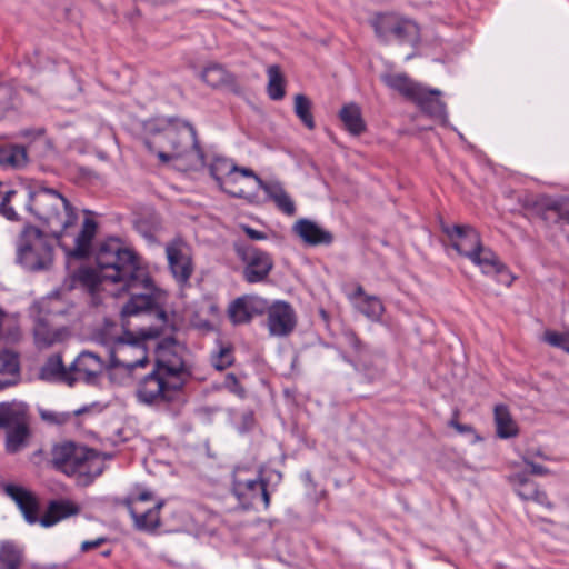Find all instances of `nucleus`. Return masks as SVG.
<instances>
[{
  "instance_id": "obj_1",
  "label": "nucleus",
  "mask_w": 569,
  "mask_h": 569,
  "mask_svg": "<svg viewBox=\"0 0 569 569\" xmlns=\"http://www.w3.org/2000/svg\"><path fill=\"white\" fill-rule=\"evenodd\" d=\"M27 208L47 224L67 256L77 259L89 257L98 229L94 219L87 217L73 234L71 230L78 221L76 208L59 191L44 187L30 193Z\"/></svg>"
},
{
  "instance_id": "obj_41",
  "label": "nucleus",
  "mask_w": 569,
  "mask_h": 569,
  "mask_svg": "<svg viewBox=\"0 0 569 569\" xmlns=\"http://www.w3.org/2000/svg\"><path fill=\"white\" fill-rule=\"evenodd\" d=\"M540 217L547 223L563 224L555 200L545 203V209Z\"/></svg>"
},
{
  "instance_id": "obj_54",
  "label": "nucleus",
  "mask_w": 569,
  "mask_h": 569,
  "mask_svg": "<svg viewBox=\"0 0 569 569\" xmlns=\"http://www.w3.org/2000/svg\"><path fill=\"white\" fill-rule=\"evenodd\" d=\"M14 383V380H11V379H1L0 378V390H3L6 389L7 387L11 386Z\"/></svg>"
},
{
  "instance_id": "obj_35",
  "label": "nucleus",
  "mask_w": 569,
  "mask_h": 569,
  "mask_svg": "<svg viewBox=\"0 0 569 569\" xmlns=\"http://www.w3.org/2000/svg\"><path fill=\"white\" fill-rule=\"evenodd\" d=\"M29 436L27 422L7 430L6 448L8 452L14 453L21 449Z\"/></svg>"
},
{
  "instance_id": "obj_6",
  "label": "nucleus",
  "mask_w": 569,
  "mask_h": 569,
  "mask_svg": "<svg viewBox=\"0 0 569 569\" xmlns=\"http://www.w3.org/2000/svg\"><path fill=\"white\" fill-rule=\"evenodd\" d=\"M280 481V472L237 466L232 472V492L236 498H270Z\"/></svg>"
},
{
  "instance_id": "obj_22",
  "label": "nucleus",
  "mask_w": 569,
  "mask_h": 569,
  "mask_svg": "<svg viewBox=\"0 0 569 569\" xmlns=\"http://www.w3.org/2000/svg\"><path fill=\"white\" fill-rule=\"evenodd\" d=\"M156 369L161 370V372L169 379H184L183 376L188 373L180 349L168 348L161 350L157 360Z\"/></svg>"
},
{
  "instance_id": "obj_5",
  "label": "nucleus",
  "mask_w": 569,
  "mask_h": 569,
  "mask_svg": "<svg viewBox=\"0 0 569 569\" xmlns=\"http://www.w3.org/2000/svg\"><path fill=\"white\" fill-rule=\"evenodd\" d=\"M53 252L51 240L33 226H27L16 240V263L29 272L50 269Z\"/></svg>"
},
{
  "instance_id": "obj_56",
  "label": "nucleus",
  "mask_w": 569,
  "mask_h": 569,
  "mask_svg": "<svg viewBox=\"0 0 569 569\" xmlns=\"http://www.w3.org/2000/svg\"><path fill=\"white\" fill-rule=\"evenodd\" d=\"M365 296L366 295H365L363 288L361 286H358L356 291H355L353 297H361L363 299Z\"/></svg>"
},
{
  "instance_id": "obj_38",
  "label": "nucleus",
  "mask_w": 569,
  "mask_h": 569,
  "mask_svg": "<svg viewBox=\"0 0 569 569\" xmlns=\"http://www.w3.org/2000/svg\"><path fill=\"white\" fill-rule=\"evenodd\" d=\"M0 375H10L18 377L19 375V359L18 356L9 350L0 351Z\"/></svg>"
},
{
  "instance_id": "obj_23",
  "label": "nucleus",
  "mask_w": 569,
  "mask_h": 569,
  "mask_svg": "<svg viewBox=\"0 0 569 569\" xmlns=\"http://www.w3.org/2000/svg\"><path fill=\"white\" fill-rule=\"evenodd\" d=\"M29 162L27 149L17 143H0V166L4 169L20 170Z\"/></svg>"
},
{
  "instance_id": "obj_55",
  "label": "nucleus",
  "mask_w": 569,
  "mask_h": 569,
  "mask_svg": "<svg viewBox=\"0 0 569 569\" xmlns=\"http://www.w3.org/2000/svg\"><path fill=\"white\" fill-rule=\"evenodd\" d=\"M547 472H548V470H547L545 467H542V466H540V465L536 463V477H537V476H543V475H546Z\"/></svg>"
},
{
  "instance_id": "obj_26",
  "label": "nucleus",
  "mask_w": 569,
  "mask_h": 569,
  "mask_svg": "<svg viewBox=\"0 0 569 569\" xmlns=\"http://www.w3.org/2000/svg\"><path fill=\"white\" fill-rule=\"evenodd\" d=\"M40 378L47 381L61 380L67 382L69 386L73 385V380L71 379V370L70 368L64 367L62 358L59 355H54L48 358L46 363L40 369Z\"/></svg>"
},
{
  "instance_id": "obj_2",
  "label": "nucleus",
  "mask_w": 569,
  "mask_h": 569,
  "mask_svg": "<svg viewBox=\"0 0 569 569\" xmlns=\"http://www.w3.org/2000/svg\"><path fill=\"white\" fill-rule=\"evenodd\" d=\"M98 261L103 276L111 279L112 283H119L121 290L130 295V299L122 307V317L136 316L153 307L152 279L133 250L119 239L110 238L101 249Z\"/></svg>"
},
{
  "instance_id": "obj_57",
  "label": "nucleus",
  "mask_w": 569,
  "mask_h": 569,
  "mask_svg": "<svg viewBox=\"0 0 569 569\" xmlns=\"http://www.w3.org/2000/svg\"><path fill=\"white\" fill-rule=\"evenodd\" d=\"M209 311H210L212 315H218L219 309H218V307H217L216 305H211V306L209 307Z\"/></svg>"
},
{
  "instance_id": "obj_11",
  "label": "nucleus",
  "mask_w": 569,
  "mask_h": 569,
  "mask_svg": "<svg viewBox=\"0 0 569 569\" xmlns=\"http://www.w3.org/2000/svg\"><path fill=\"white\" fill-rule=\"evenodd\" d=\"M108 343L111 367H122L130 372L148 363L146 341L132 332L124 331L122 336L112 338Z\"/></svg>"
},
{
  "instance_id": "obj_19",
  "label": "nucleus",
  "mask_w": 569,
  "mask_h": 569,
  "mask_svg": "<svg viewBox=\"0 0 569 569\" xmlns=\"http://www.w3.org/2000/svg\"><path fill=\"white\" fill-rule=\"evenodd\" d=\"M439 90H430L419 86L412 101L429 117L439 120L442 124L448 121V114L445 102L439 98Z\"/></svg>"
},
{
  "instance_id": "obj_27",
  "label": "nucleus",
  "mask_w": 569,
  "mask_h": 569,
  "mask_svg": "<svg viewBox=\"0 0 569 569\" xmlns=\"http://www.w3.org/2000/svg\"><path fill=\"white\" fill-rule=\"evenodd\" d=\"M110 239L103 241L98 247V250L96 252V264L97 269L91 268H82L77 272V279L80 283H82L84 287H87L91 292H96L99 290V286L103 281H109L112 283L111 279L103 276V270L99 264L98 257L100 254L101 249L103 246L109 241Z\"/></svg>"
},
{
  "instance_id": "obj_30",
  "label": "nucleus",
  "mask_w": 569,
  "mask_h": 569,
  "mask_svg": "<svg viewBox=\"0 0 569 569\" xmlns=\"http://www.w3.org/2000/svg\"><path fill=\"white\" fill-rule=\"evenodd\" d=\"M469 260L480 268L481 272L486 276L492 274L497 268H501V261L498 256L488 247L482 246Z\"/></svg>"
},
{
  "instance_id": "obj_47",
  "label": "nucleus",
  "mask_w": 569,
  "mask_h": 569,
  "mask_svg": "<svg viewBox=\"0 0 569 569\" xmlns=\"http://www.w3.org/2000/svg\"><path fill=\"white\" fill-rule=\"evenodd\" d=\"M449 426L455 428L459 433L472 435L473 436V442H477V441L481 440L479 435L476 433L475 428L472 426H470V425H463V423H460L459 421H457L456 419H451L449 421Z\"/></svg>"
},
{
  "instance_id": "obj_42",
  "label": "nucleus",
  "mask_w": 569,
  "mask_h": 569,
  "mask_svg": "<svg viewBox=\"0 0 569 569\" xmlns=\"http://www.w3.org/2000/svg\"><path fill=\"white\" fill-rule=\"evenodd\" d=\"M13 194H16L13 190L6 192L0 203V213L10 221H17L19 219L17 211L10 206V197Z\"/></svg>"
},
{
  "instance_id": "obj_8",
  "label": "nucleus",
  "mask_w": 569,
  "mask_h": 569,
  "mask_svg": "<svg viewBox=\"0 0 569 569\" xmlns=\"http://www.w3.org/2000/svg\"><path fill=\"white\" fill-rule=\"evenodd\" d=\"M24 520L48 528L77 515L79 508L68 500H14Z\"/></svg>"
},
{
  "instance_id": "obj_50",
  "label": "nucleus",
  "mask_w": 569,
  "mask_h": 569,
  "mask_svg": "<svg viewBox=\"0 0 569 569\" xmlns=\"http://www.w3.org/2000/svg\"><path fill=\"white\" fill-rule=\"evenodd\" d=\"M107 541H108V539L106 537H99L94 540H86L81 543V551L88 552L94 548L102 546Z\"/></svg>"
},
{
  "instance_id": "obj_48",
  "label": "nucleus",
  "mask_w": 569,
  "mask_h": 569,
  "mask_svg": "<svg viewBox=\"0 0 569 569\" xmlns=\"http://www.w3.org/2000/svg\"><path fill=\"white\" fill-rule=\"evenodd\" d=\"M498 270L492 272V277L496 278V280L499 282V283H502L505 286H510L513 278L511 276V273L509 272V270L507 269V267L501 262V268H497Z\"/></svg>"
},
{
  "instance_id": "obj_21",
  "label": "nucleus",
  "mask_w": 569,
  "mask_h": 569,
  "mask_svg": "<svg viewBox=\"0 0 569 569\" xmlns=\"http://www.w3.org/2000/svg\"><path fill=\"white\" fill-rule=\"evenodd\" d=\"M253 184L254 187H251L250 191L254 194L257 190L261 189L264 191L267 197L274 202L281 212L287 216H293L296 213L293 200L279 182H264L259 176H257Z\"/></svg>"
},
{
  "instance_id": "obj_60",
  "label": "nucleus",
  "mask_w": 569,
  "mask_h": 569,
  "mask_svg": "<svg viewBox=\"0 0 569 569\" xmlns=\"http://www.w3.org/2000/svg\"><path fill=\"white\" fill-rule=\"evenodd\" d=\"M110 555H111V550L110 549H108L106 551H102V556H104V557H109Z\"/></svg>"
},
{
  "instance_id": "obj_44",
  "label": "nucleus",
  "mask_w": 569,
  "mask_h": 569,
  "mask_svg": "<svg viewBox=\"0 0 569 569\" xmlns=\"http://www.w3.org/2000/svg\"><path fill=\"white\" fill-rule=\"evenodd\" d=\"M254 415L252 411L248 410V411H244L241 416H240V421L237 423V430L240 432V433H246L250 430L253 429L254 427Z\"/></svg>"
},
{
  "instance_id": "obj_32",
  "label": "nucleus",
  "mask_w": 569,
  "mask_h": 569,
  "mask_svg": "<svg viewBox=\"0 0 569 569\" xmlns=\"http://www.w3.org/2000/svg\"><path fill=\"white\" fill-rule=\"evenodd\" d=\"M295 106L293 111L298 119L303 123L306 128L309 130H313L316 127L315 119L311 112L312 102L311 100L302 94L298 93L295 96Z\"/></svg>"
},
{
  "instance_id": "obj_51",
  "label": "nucleus",
  "mask_w": 569,
  "mask_h": 569,
  "mask_svg": "<svg viewBox=\"0 0 569 569\" xmlns=\"http://www.w3.org/2000/svg\"><path fill=\"white\" fill-rule=\"evenodd\" d=\"M247 237L251 240H266L268 237L264 232L256 230L249 226L241 227Z\"/></svg>"
},
{
  "instance_id": "obj_12",
  "label": "nucleus",
  "mask_w": 569,
  "mask_h": 569,
  "mask_svg": "<svg viewBox=\"0 0 569 569\" xmlns=\"http://www.w3.org/2000/svg\"><path fill=\"white\" fill-rule=\"evenodd\" d=\"M166 256L171 274L183 286L193 273L191 249L181 238H176L166 244Z\"/></svg>"
},
{
  "instance_id": "obj_20",
  "label": "nucleus",
  "mask_w": 569,
  "mask_h": 569,
  "mask_svg": "<svg viewBox=\"0 0 569 569\" xmlns=\"http://www.w3.org/2000/svg\"><path fill=\"white\" fill-rule=\"evenodd\" d=\"M292 231L308 246H329L333 241V234L329 230L307 218L297 220Z\"/></svg>"
},
{
  "instance_id": "obj_49",
  "label": "nucleus",
  "mask_w": 569,
  "mask_h": 569,
  "mask_svg": "<svg viewBox=\"0 0 569 569\" xmlns=\"http://www.w3.org/2000/svg\"><path fill=\"white\" fill-rule=\"evenodd\" d=\"M563 224H569V198L562 197L555 200Z\"/></svg>"
},
{
  "instance_id": "obj_18",
  "label": "nucleus",
  "mask_w": 569,
  "mask_h": 569,
  "mask_svg": "<svg viewBox=\"0 0 569 569\" xmlns=\"http://www.w3.org/2000/svg\"><path fill=\"white\" fill-rule=\"evenodd\" d=\"M149 500H124L130 516L132 517L137 529L151 531L160 525L159 511L163 507V501H158L152 507L143 505Z\"/></svg>"
},
{
  "instance_id": "obj_36",
  "label": "nucleus",
  "mask_w": 569,
  "mask_h": 569,
  "mask_svg": "<svg viewBox=\"0 0 569 569\" xmlns=\"http://www.w3.org/2000/svg\"><path fill=\"white\" fill-rule=\"evenodd\" d=\"M202 80L209 86L216 88L229 81L228 72L219 64L206 67L201 73Z\"/></svg>"
},
{
  "instance_id": "obj_63",
  "label": "nucleus",
  "mask_w": 569,
  "mask_h": 569,
  "mask_svg": "<svg viewBox=\"0 0 569 569\" xmlns=\"http://www.w3.org/2000/svg\"><path fill=\"white\" fill-rule=\"evenodd\" d=\"M376 375H379V370H376V373H372V375H371V378H375V377H376Z\"/></svg>"
},
{
  "instance_id": "obj_10",
  "label": "nucleus",
  "mask_w": 569,
  "mask_h": 569,
  "mask_svg": "<svg viewBox=\"0 0 569 569\" xmlns=\"http://www.w3.org/2000/svg\"><path fill=\"white\" fill-rule=\"evenodd\" d=\"M370 24L377 38L383 43L396 40L399 43L416 46L420 41L419 26L395 13H378L370 20Z\"/></svg>"
},
{
  "instance_id": "obj_59",
  "label": "nucleus",
  "mask_w": 569,
  "mask_h": 569,
  "mask_svg": "<svg viewBox=\"0 0 569 569\" xmlns=\"http://www.w3.org/2000/svg\"><path fill=\"white\" fill-rule=\"evenodd\" d=\"M542 496H546V493H545V492H540V491L536 490L535 499L541 498Z\"/></svg>"
},
{
  "instance_id": "obj_61",
  "label": "nucleus",
  "mask_w": 569,
  "mask_h": 569,
  "mask_svg": "<svg viewBox=\"0 0 569 569\" xmlns=\"http://www.w3.org/2000/svg\"><path fill=\"white\" fill-rule=\"evenodd\" d=\"M303 477H305V479H306L307 481H310V477H311V475H310V472H306V473L303 475Z\"/></svg>"
},
{
  "instance_id": "obj_7",
  "label": "nucleus",
  "mask_w": 569,
  "mask_h": 569,
  "mask_svg": "<svg viewBox=\"0 0 569 569\" xmlns=\"http://www.w3.org/2000/svg\"><path fill=\"white\" fill-rule=\"evenodd\" d=\"M209 171L220 189L232 197L244 199L254 197L250 188L241 183L242 179L254 182L258 174L252 169L238 167L228 158L216 157L209 166Z\"/></svg>"
},
{
  "instance_id": "obj_16",
  "label": "nucleus",
  "mask_w": 569,
  "mask_h": 569,
  "mask_svg": "<svg viewBox=\"0 0 569 569\" xmlns=\"http://www.w3.org/2000/svg\"><path fill=\"white\" fill-rule=\"evenodd\" d=\"M267 326L271 336L286 337L290 335L297 325V317L293 308L286 301H276L269 306Z\"/></svg>"
},
{
  "instance_id": "obj_15",
  "label": "nucleus",
  "mask_w": 569,
  "mask_h": 569,
  "mask_svg": "<svg viewBox=\"0 0 569 569\" xmlns=\"http://www.w3.org/2000/svg\"><path fill=\"white\" fill-rule=\"evenodd\" d=\"M451 247L466 258H470L483 244L479 232L468 224L442 226Z\"/></svg>"
},
{
  "instance_id": "obj_28",
  "label": "nucleus",
  "mask_w": 569,
  "mask_h": 569,
  "mask_svg": "<svg viewBox=\"0 0 569 569\" xmlns=\"http://www.w3.org/2000/svg\"><path fill=\"white\" fill-rule=\"evenodd\" d=\"M496 433L501 439H509L518 433V426L505 405H497L493 410Z\"/></svg>"
},
{
  "instance_id": "obj_34",
  "label": "nucleus",
  "mask_w": 569,
  "mask_h": 569,
  "mask_svg": "<svg viewBox=\"0 0 569 569\" xmlns=\"http://www.w3.org/2000/svg\"><path fill=\"white\" fill-rule=\"evenodd\" d=\"M357 308L362 315L372 321H379L385 311L381 300L376 296H365V298L358 303Z\"/></svg>"
},
{
  "instance_id": "obj_62",
  "label": "nucleus",
  "mask_w": 569,
  "mask_h": 569,
  "mask_svg": "<svg viewBox=\"0 0 569 569\" xmlns=\"http://www.w3.org/2000/svg\"><path fill=\"white\" fill-rule=\"evenodd\" d=\"M263 501H264V507L267 508V507L269 506L270 500H269V499H266V500H263Z\"/></svg>"
},
{
  "instance_id": "obj_40",
  "label": "nucleus",
  "mask_w": 569,
  "mask_h": 569,
  "mask_svg": "<svg viewBox=\"0 0 569 569\" xmlns=\"http://www.w3.org/2000/svg\"><path fill=\"white\" fill-rule=\"evenodd\" d=\"M542 340L549 343L552 347L559 348L563 351H567L569 347V333H561L552 330H547Z\"/></svg>"
},
{
  "instance_id": "obj_29",
  "label": "nucleus",
  "mask_w": 569,
  "mask_h": 569,
  "mask_svg": "<svg viewBox=\"0 0 569 569\" xmlns=\"http://www.w3.org/2000/svg\"><path fill=\"white\" fill-rule=\"evenodd\" d=\"M381 80L387 87L410 100H412L420 86V83L412 81L406 73H386L381 76Z\"/></svg>"
},
{
  "instance_id": "obj_33",
  "label": "nucleus",
  "mask_w": 569,
  "mask_h": 569,
  "mask_svg": "<svg viewBox=\"0 0 569 569\" xmlns=\"http://www.w3.org/2000/svg\"><path fill=\"white\" fill-rule=\"evenodd\" d=\"M22 561V550L13 542H3L0 547V562L4 569H19Z\"/></svg>"
},
{
  "instance_id": "obj_45",
  "label": "nucleus",
  "mask_w": 569,
  "mask_h": 569,
  "mask_svg": "<svg viewBox=\"0 0 569 569\" xmlns=\"http://www.w3.org/2000/svg\"><path fill=\"white\" fill-rule=\"evenodd\" d=\"M3 491L7 496L12 499L16 498H34L27 489L21 486L13 483H7L3 486Z\"/></svg>"
},
{
  "instance_id": "obj_39",
  "label": "nucleus",
  "mask_w": 569,
  "mask_h": 569,
  "mask_svg": "<svg viewBox=\"0 0 569 569\" xmlns=\"http://www.w3.org/2000/svg\"><path fill=\"white\" fill-rule=\"evenodd\" d=\"M343 339L346 343L352 348L355 352L358 353L359 359L357 366H362L365 368V356L367 353V347L361 342L359 337L352 330H345Z\"/></svg>"
},
{
  "instance_id": "obj_25",
  "label": "nucleus",
  "mask_w": 569,
  "mask_h": 569,
  "mask_svg": "<svg viewBox=\"0 0 569 569\" xmlns=\"http://www.w3.org/2000/svg\"><path fill=\"white\" fill-rule=\"evenodd\" d=\"M339 119L343 123L345 129L352 136H360L366 131L361 108L355 102L347 103L341 108Z\"/></svg>"
},
{
  "instance_id": "obj_31",
  "label": "nucleus",
  "mask_w": 569,
  "mask_h": 569,
  "mask_svg": "<svg viewBox=\"0 0 569 569\" xmlns=\"http://www.w3.org/2000/svg\"><path fill=\"white\" fill-rule=\"evenodd\" d=\"M268 74V87L267 91L270 99L278 101L281 100L284 94V78L281 73L278 64L269 66L267 69Z\"/></svg>"
},
{
  "instance_id": "obj_13",
  "label": "nucleus",
  "mask_w": 569,
  "mask_h": 569,
  "mask_svg": "<svg viewBox=\"0 0 569 569\" xmlns=\"http://www.w3.org/2000/svg\"><path fill=\"white\" fill-rule=\"evenodd\" d=\"M238 256L246 263L243 277L249 283L261 282L269 276L273 268L271 256L252 246L239 247Z\"/></svg>"
},
{
  "instance_id": "obj_4",
  "label": "nucleus",
  "mask_w": 569,
  "mask_h": 569,
  "mask_svg": "<svg viewBox=\"0 0 569 569\" xmlns=\"http://www.w3.org/2000/svg\"><path fill=\"white\" fill-rule=\"evenodd\" d=\"M161 139L163 140L162 150L157 152V157L162 163L186 159L184 170H196L204 166V154L199 147L192 126L188 123L180 127L169 126L163 130Z\"/></svg>"
},
{
  "instance_id": "obj_64",
  "label": "nucleus",
  "mask_w": 569,
  "mask_h": 569,
  "mask_svg": "<svg viewBox=\"0 0 569 569\" xmlns=\"http://www.w3.org/2000/svg\"><path fill=\"white\" fill-rule=\"evenodd\" d=\"M376 375H379V370H376V373H372V375H371V378H375V377H376Z\"/></svg>"
},
{
  "instance_id": "obj_3",
  "label": "nucleus",
  "mask_w": 569,
  "mask_h": 569,
  "mask_svg": "<svg viewBox=\"0 0 569 569\" xmlns=\"http://www.w3.org/2000/svg\"><path fill=\"white\" fill-rule=\"evenodd\" d=\"M52 462L67 476L74 477L77 483L82 487L92 483L104 468V461L98 451L72 441L53 447Z\"/></svg>"
},
{
  "instance_id": "obj_52",
  "label": "nucleus",
  "mask_w": 569,
  "mask_h": 569,
  "mask_svg": "<svg viewBox=\"0 0 569 569\" xmlns=\"http://www.w3.org/2000/svg\"><path fill=\"white\" fill-rule=\"evenodd\" d=\"M46 130L43 128L36 129H24L20 132V136L23 138L37 139L44 134Z\"/></svg>"
},
{
  "instance_id": "obj_24",
  "label": "nucleus",
  "mask_w": 569,
  "mask_h": 569,
  "mask_svg": "<svg viewBox=\"0 0 569 569\" xmlns=\"http://www.w3.org/2000/svg\"><path fill=\"white\" fill-rule=\"evenodd\" d=\"M27 407L18 401L0 403V429H12L26 423Z\"/></svg>"
},
{
  "instance_id": "obj_37",
  "label": "nucleus",
  "mask_w": 569,
  "mask_h": 569,
  "mask_svg": "<svg viewBox=\"0 0 569 569\" xmlns=\"http://www.w3.org/2000/svg\"><path fill=\"white\" fill-rule=\"evenodd\" d=\"M233 361V350L230 346H219L211 355V365L219 371L229 368Z\"/></svg>"
},
{
  "instance_id": "obj_14",
  "label": "nucleus",
  "mask_w": 569,
  "mask_h": 569,
  "mask_svg": "<svg viewBox=\"0 0 569 569\" xmlns=\"http://www.w3.org/2000/svg\"><path fill=\"white\" fill-rule=\"evenodd\" d=\"M268 300L256 296L244 295L234 299L228 307V317L232 325L249 323L254 317L266 313Z\"/></svg>"
},
{
  "instance_id": "obj_58",
  "label": "nucleus",
  "mask_w": 569,
  "mask_h": 569,
  "mask_svg": "<svg viewBox=\"0 0 569 569\" xmlns=\"http://www.w3.org/2000/svg\"><path fill=\"white\" fill-rule=\"evenodd\" d=\"M138 498L144 499V498H151V496L149 492L144 491V492L139 493Z\"/></svg>"
},
{
  "instance_id": "obj_46",
  "label": "nucleus",
  "mask_w": 569,
  "mask_h": 569,
  "mask_svg": "<svg viewBox=\"0 0 569 569\" xmlns=\"http://www.w3.org/2000/svg\"><path fill=\"white\" fill-rule=\"evenodd\" d=\"M34 336H36L37 342L41 347H49L57 340L56 335L48 333L44 326H39L36 329Z\"/></svg>"
},
{
  "instance_id": "obj_53",
  "label": "nucleus",
  "mask_w": 569,
  "mask_h": 569,
  "mask_svg": "<svg viewBox=\"0 0 569 569\" xmlns=\"http://www.w3.org/2000/svg\"><path fill=\"white\" fill-rule=\"evenodd\" d=\"M193 326L203 331H212L214 326L208 320L193 321Z\"/></svg>"
},
{
  "instance_id": "obj_9",
  "label": "nucleus",
  "mask_w": 569,
  "mask_h": 569,
  "mask_svg": "<svg viewBox=\"0 0 569 569\" xmlns=\"http://www.w3.org/2000/svg\"><path fill=\"white\" fill-rule=\"evenodd\" d=\"M184 385V379H169L156 368L138 383L136 397L144 405H163L176 399Z\"/></svg>"
},
{
  "instance_id": "obj_17",
  "label": "nucleus",
  "mask_w": 569,
  "mask_h": 569,
  "mask_svg": "<svg viewBox=\"0 0 569 569\" xmlns=\"http://www.w3.org/2000/svg\"><path fill=\"white\" fill-rule=\"evenodd\" d=\"M104 363L94 352L82 351L71 363V379L73 383L77 380H83L87 383H93L102 373Z\"/></svg>"
},
{
  "instance_id": "obj_43",
  "label": "nucleus",
  "mask_w": 569,
  "mask_h": 569,
  "mask_svg": "<svg viewBox=\"0 0 569 569\" xmlns=\"http://www.w3.org/2000/svg\"><path fill=\"white\" fill-rule=\"evenodd\" d=\"M223 387L240 398H244L246 390L240 385L238 378L233 373H228L223 381Z\"/></svg>"
}]
</instances>
